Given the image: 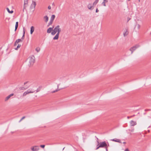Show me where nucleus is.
<instances>
[{
    "mask_svg": "<svg viewBox=\"0 0 151 151\" xmlns=\"http://www.w3.org/2000/svg\"><path fill=\"white\" fill-rule=\"evenodd\" d=\"M97 142L98 144L97 145V147L96 149V150L101 147L105 148L108 146L107 144L105 141L103 142H101L99 143V141L97 140Z\"/></svg>",
    "mask_w": 151,
    "mask_h": 151,
    "instance_id": "1",
    "label": "nucleus"
},
{
    "mask_svg": "<svg viewBox=\"0 0 151 151\" xmlns=\"http://www.w3.org/2000/svg\"><path fill=\"white\" fill-rule=\"evenodd\" d=\"M28 59L29 60V66L32 65L34 64L35 61V57L34 55H32L29 57Z\"/></svg>",
    "mask_w": 151,
    "mask_h": 151,
    "instance_id": "2",
    "label": "nucleus"
},
{
    "mask_svg": "<svg viewBox=\"0 0 151 151\" xmlns=\"http://www.w3.org/2000/svg\"><path fill=\"white\" fill-rule=\"evenodd\" d=\"M35 91V90H32V89H29L26 91H25L24 93L23 94L22 96H26L27 94L29 93H32L34 92Z\"/></svg>",
    "mask_w": 151,
    "mask_h": 151,
    "instance_id": "3",
    "label": "nucleus"
},
{
    "mask_svg": "<svg viewBox=\"0 0 151 151\" xmlns=\"http://www.w3.org/2000/svg\"><path fill=\"white\" fill-rule=\"evenodd\" d=\"M60 26L59 25H58L56 26L54 29H53V31L51 33V35H55L58 31V29L59 28H60Z\"/></svg>",
    "mask_w": 151,
    "mask_h": 151,
    "instance_id": "4",
    "label": "nucleus"
},
{
    "mask_svg": "<svg viewBox=\"0 0 151 151\" xmlns=\"http://www.w3.org/2000/svg\"><path fill=\"white\" fill-rule=\"evenodd\" d=\"M139 47L140 45H139L137 44L135 45L134 46L131 47L129 50H130L131 52V54H132L133 53L134 51L137 48H138Z\"/></svg>",
    "mask_w": 151,
    "mask_h": 151,
    "instance_id": "5",
    "label": "nucleus"
},
{
    "mask_svg": "<svg viewBox=\"0 0 151 151\" xmlns=\"http://www.w3.org/2000/svg\"><path fill=\"white\" fill-rule=\"evenodd\" d=\"M39 149V148L38 146H35L31 148V150L32 151H38Z\"/></svg>",
    "mask_w": 151,
    "mask_h": 151,
    "instance_id": "6",
    "label": "nucleus"
},
{
    "mask_svg": "<svg viewBox=\"0 0 151 151\" xmlns=\"http://www.w3.org/2000/svg\"><path fill=\"white\" fill-rule=\"evenodd\" d=\"M14 95V93H11L7 96L5 99L4 101H6L12 96H13Z\"/></svg>",
    "mask_w": 151,
    "mask_h": 151,
    "instance_id": "7",
    "label": "nucleus"
},
{
    "mask_svg": "<svg viewBox=\"0 0 151 151\" xmlns=\"http://www.w3.org/2000/svg\"><path fill=\"white\" fill-rule=\"evenodd\" d=\"M53 28H54V26H53L52 27H50V28H49L47 29V33H50L52 31H53Z\"/></svg>",
    "mask_w": 151,
    "mask_h": 151,
    "instance_id": "8",
    "label": "nucleus"
},
{
    "mask_svg": "<svg viewBox=\"0 0 151 151\" xmlns=\"http://www.w3.org/2000/svg\"><path fill=\"white\" fill-rule=\"evenodd\" d=\"M130 125L131 126H134L137 124V123L136 122L134 121L133 120L131 121L130 122Z\"/></svg>",
    "mask_w": 151,
    "mask_h": 151,
    "instance_id": "9",
    "label": "nucleus"
},
{
    "mask_svg": "<svg viewBox=\"0 0 151 151\" xmlns=\"http://www.w3.org/2000/svg\"><path fill=\"white\" fill-rule=\"evenodd\" d=\"M111 140L113 141H114L120 143H122L121 142V141L119 139H111Z\"/></svg>",
    "mask_w": 151,
    "mask_h": 151,
    "instance_id": "10",
    "label": "nucleus"
},
{
    "mask_svg": "<svg viewBox=\"0 0 151 151\" xmlns=\"http://www.w3.org/2000/svg\"><path fill=\"white\" fill-rule=\"evenodd\" d=\"M29 87V86H25V87H19V89L20 90H24L26 89Z\"/></svg>",
    "mask_w": 151,
    "mask_h": 151,
    "instance_id": "11",
    "label": "nucleus"
},
{
    "mask_svg": "<svg viewBox=\"0 0 151 151\" xmlns=\"http://www.w3.org/2000/svg\"><path fill=\"white\" fill-rule=\"evenodd\" d=\"M88 8L90 10H92L93 7V6H92V4H89L88 5Z\"/></svg>",
    "mask_w": 151,
    "mask_h": 151,
    "instance_id": "12",
    "label": "nucleus"
},
{
    "mask_svg": "<svg viewBox=\"0 0 151 151\" xmlns=\"http://www.w3.org/2000/svg\"><path fill=\"white\" fill-rule=\"evenodd\" d=\"M34 31V27L33 26H32L30 28V34H32L33 32Z\"/></svg>",
    "mask_w": 151,
    "mask_h": 151,
    "instance_id": "13",
    "label": "nucleus"
},
{
    "mask_svg": "<svg viewBox=\"0 0 151 151\" xmlns=\"http://www.w3.org/2000/svg\"><path fill=\"white\" fill-rule=\"evenodd\" d=\"M44 19H45V22H47L48 20V17L46 15L44 17Z\"/></svg>",
    "mask_w": 151,
    "mask_h": 151,
    "instance_id": "14",
    "label": "nucleus"
},
{
    "mask_svg": "<svg viewBox=\"0 0 151 151\" xmlns=\"http://www.w3.org/2000/svg\"><path fill=\"white\" fill-rule=\"evenodd\" d=\"M59 84H58L57 86V87H58V89L53 91H52L51 92L52 93H55V92H56L60 90L61 89H58V88L59 87Z\"/></svg>",
    "mask_w": 151,
    "mask_h": 151,
    "instance_id": "15",
    "label": "nucleus"
},
{
    "mask_svg": "<svg viewBox=\"0 0 151 151\" xmlns=\"http://www.w3.org/2000/svg\"><path fill=\"white\" fill-rule=\"evenodd\" d=\"M55 18V15H52L51 17L50 20L53 21Z\"/></svg>",
    "mask_w": 151,
    "mask_h": 151,
    "instance_id": "16",
    "label": "nucleus"
},
{
    "mask_svg": "<svg viewBox=\"0 0 151 151\" xmlns=\"http://www.w3.org/2000/svg\"><path fill=\"white\" fill-rule=\"evenodd\" d=\"M6 9L8 12L9 13L12 14L13 12V10H11V11H10L9 9L8 8H6Z\"/></svg>",
    "mask_w": 151,
    "mask_h": 151,
    "instance_id": "17",
    "label": "nucleus"
},
{
    "mask_svg": "<svg viewBox=\"0 0 151 151\" xmlns=\"http://www.w3.org/2000/svg\"><path fill=\"white\" fill-rule=\"evenodd\" d=\"M59 38V36L56 35L53 38V40H58Z\"/></svg>",
    "mask_w": 151,
    "mask_h": 151,
    "instance_id": "18",
    "label": "nucleus"
},
{
    "mask_svg": "<svg viewBox=\"0 0 151 151\" xmlns=\"http://www.w3.org/2000/svg\"><path fill=\"white\" fill-rule=\"evenodd\" d=\"M59 38V36L56 35L53 38V40H58Z\"/></svg>",
    "mask_w": 151,
    "mask_h": 151,
    "instance_id": "19",
    "label": "nucleus"
},
{
    "mask_svg": "<svg viewBox=\"0 0 151 151\" xmlns=\"http://www.w3.org/2000/svg\"><path fill=\"white\" fill-rule=\"evenodd\" d=\"M53 22V21L50 20V21L48 23V24L47 26L48 27L50 25H51L52 24Z\"/></svg>",
    "mask_w": 151,
    "mask_h": 151,
    "instance_id": "20",
    "label": "nucleus"
},
{
    "mask_svg": "<svg viewBox=\"0 0 151 151\" xmlns=\"http://www.w3.org/2000/svg\"><path fill=\"white\" fill-rule=\"evenodd\" d=\"M98 1H99V0H96L93 3V5H96L98 3Z\"/></svg>",
    "mask_w": 151,
    "mask_h": 151,
    "instance_id": "21",
    "label": "nucleus"
},
{
    "mask_svg": "<svg viewBox=\"0 0 151 151\" xmlns=\"http://www.w3.org/2000/svg\"><path fill=\"white\" fill-rule=\"evenodd\" d=\"M128 32L127 31V30L123 34L124 36L125 37L126 36H127L128 35Z\"/></svg>",
    "mask_w": 151,
    "mask_h": 151,
    "instance_id": "22",
    "label": "nucleus"
},
{
    "mask_svg": "<svg viewBox=\"0 0 151 151\" xmlns=\"http://www.w3.org/2000/svg\"><path fill=\"white\" fill-rule=\"evenodd\" d=\"M28 3V0H24V5H27Z\"/></svg>",
    "mask_w": 151,
    "mask_h": 151,
    "instance_id": "23",
    "label": "nucleus"
},
{
    "mask_svg": "<svg viewBox=\"0 0 151 151\" xmlns=\"http://www.w3.org/2000/svg\"><path fill=\"white\" fill-rule=\"evenodd\" d=\"M22 40L21 39H18L17 40H16V43H18V42H22Z\"/></svg>",
    "mask_w": 151,
    "mask_h": 151,
    "instance_id": "24",
    "label": "nucleus"
},
{
    "mask_svg": "<svg viewBox=\"0 0 151 151\" xmlns=\"http://www.w3.org/2000/svg\"><path fill=\"white\" fill-rule=\"evenodd\" d=\"M21 45L20 44H18V45L17 46V47L16 48H15V49L16 50H17V49L19 48V47H21Z\"/></svg>",
    "mask_w": 151,
    "mask_h": 151,
    "instance_id": "25",
    "label": "nucleus"
},
{
    "mask_svg": "<svg viewBox=\"0 0 151 151\" xmlns=\"http://www.w3.org/2000/svg\"><path fill=\"white\" fill-rule=\"evenodd\" d=\"M42 87V86H41H41H40L39 88H37V90H36V93L39 91H40V89H41V88Z\"/></svg>",
    "mask_w": 151,
    "mask_h": 151,
    "instance_id": "26",
    "label": "nucleus"
},
{
    "mask_svg": "<svg viewBox=\"0 0 151 151\" xmlns=\"http://www.w3.org/2000/svg\"><path fill=\"white\" fill-rule=\"evenodd\" d=\"M35 50L37 51V52H39L40 50V48L38 47H37L36 48Z\"/></svg>",
    "mask_w": 151,
    "mask_h": 151,
    "instance_id": "27",
    "label": "nucleus"
},
{
    "mask_svg": "<svg viewBox=\"0 0 151 151\" xmlns=\"http://www.w3.org/2000/svg\"><path fill=\"white\" fill-rule=\"evenodd\" d=\"M32 4H33V5L34 6V8H35L36 5V3L35 2L32 1Z\"/></svg>",
    "mask_w": 151,
    "mask_h": 151,
    "instance_id": "28",
    "label": "nucleus"
},
{
    "mask_svg": "<svg viewBox=\"0 0 151 151\" xmlns=\"http://www.w3.org/2000/svg\"><path fill=\"white\" fill-rule=\"evenodd\" d=\"M18 25H17V24H15V30H14L15 31H16L17 30V28H18Z\"/></svg>",
    "mask_w": 151,
    "mask_h": 151,
    "instance_id": "29",
    "label": "nucleus"
},
{
    "mask_svg": "<svg viewBox=\"0 0 151 151\" xmlns=\"http://www.w3.org/2000/svg\"><path fill=\"white\" fill-rule=\"evenodd\" d=\"M25 29L24 27H23V35H25Z\"/></svg>",
    "mask_w": 151,
    "mask_h": 151,
    "instance_id": "30",
    "label": "nucleus"
},
{
    "mask_svg": "<svg viewBox=\"0 0 151 151\" xmlns=\"http://www.w3.org/2000/svg\"><path fill=\"white\" fill-rule=\"evenodd\" d=\"M106 2L103 1L102 3V4H103L104 6H106Z\"/></svg>",
    "mask_w": 151,
    "mask_h": 151,
    "instance_id": "31",
    "label": "nucleus"
},
{
    "mask_svg": "<svg viewBox=\"0 0 151 151\" xmlns=\"http://www.w3.org/2000/svg\"><path fill=\"white\" fill-rule=\"evenodd\" d=\"M61 29L60 28H59L58 29V31L57 32H58V33H60V32H61Z\"/></svg>",
    "mask_w": 151,
    "mask_h": 151,
    "instance_id": "32",
    "label": "nucleus"
},
{
    "mask_svg": "<svg viewBox=\"0 0 151 151\" xmlns=\"http://www.w3.org/2000/svg\"><path fill=\"white\" fill-rule=\"evenodd\" d=\"M25 118V116H24L21 119L19 120V122H21L23 119H24Z\"/></svg>",
    "mask_w": 151,
    "mask_h": 151,
    "instance_id": "33",
    "label": "nucleus"
},
{
    "mask_svg": "<svg viewBox=\"0 0 151 151\" xmlns=\"http://www.w3.org/2000/svg\"><path fill=\"white\" fill-rule=\"evenodd\" d=\"M45 145H41L40 146V147L44 148L45 147Z\"/></svg>",
    "mask_w": 151,
    "mask_h": 151,
    "instance_id": "34",
    "label": "nucleus"
},
{
    "mask_svg": "<svg viewBox=\"0 0 151 151\" xmlns=\"http://www.w3.org/2000/svg\"><path fill=\"white\" fill-rule=\"evenodd\" d=\"M137 27L138 29H139L140 28V25L139 24H138L137 25Z\"/></svg>",
    "mask_w": 151,
    "mask_h": 151,
    "instance_id": "35",
    "label": "nucleus"
},
{
    "mask_svg": "<svg viewBox=\"0 0 151 151\" xmlns=\"http://www.w3.org/2000/svg\"><path fill=\"white\" fill-rule=\"evenodd\" d=\"M24 36L25 35H23L21 38V39L22 40H24Z\"/></svg>",
    "mask_w": 151,
    "mask_h": 151,
    "instance_id": "36",
    "label": "nucleus"
},
{
    "mask_svg": "<svg viewBox=\"0 0 151 151\" xmlns=\"http://www.w3.org/2000/svg\"><path fill=\"white\" fill-rule=\"evenodd\" d=\"M26 7V6H25V5H24L23 9V12H24V9H25Z\"/></svg>",
    "mask_w": 151,
    "mask_h": 151,
    "instance_id": "37",
    "label": "nucleus"
},
{
    "mask_svg": "<svg viewBox=\"0 0 151 151\" xmlns=\"http://www.w3.org/2000/svg\"><path fill=\"white\" fill-rule=\"evenodd\" d=\"M151 109H145V111H151Z\"/></svg>",
    "mask_w": 151,
    "mask_h": 151,
    "instance_id": "38",
    "label": "nucleus"
},
{
    "mask_svg": "<svg viewBox=\"0 0 151 151\" xmlns=\"http://www.w3.org/2000/svg\"><path fill=\"white\" fill-rule=\"evenodd\" d=\"M104 148H105L106 151H108V146H107V147H106Z\"/></svg>",
    "mask_w": 151,
    "mask_h": 151,
    "instance_id": "39",
    "label": "nucleus"
},
{
    "mask_svg": "<svg viewBox=\"0 0 151 151\" xmlns=\"http://www.w3.org/2000/svg\"><path fill=\"white\" fill-rule=\"evenodd\" d=\"M99 11V10L98 9V8H97L96 9V12L97 13Z\"/></svg>",
    "mask_w": 151,
    "mask_h": 151,
    "instance_id": "40",
    "label": "nucleus"
},
{
    "mask_svg": "<svg viewBox=\"0 0 151 151\" xmlns=\"http://www.w3.org/2000/svg\"><path fill=\"white\" fill-rule=\"evenodd\" d=\"M48 8L49 9H51V6H48Z\"/></svg>",
    "mask_w": 151,
    "mask_h": 151,
    "instance_id": "41",
    "label": "nucleus"
},
{
    "mask_svg": "<svg viewBox=\"0 0 151 151\" xmlns=\"http://www.w3.org/2000/svg\"><path fill=\"white\" fill-rule=\"evenodd\" d=\"M134 129H133L131 130H130V129L129 130V131H131V132H133L134 131Z\"/></svg>",
    "mask_w": 151,
    "mask_h": 151,
    "instance_id": "42",
    "label": "nucleus"
},
{
    "mask_svg": "<svg viewBox=\"0 0 151 151\" xmlns=\"http://www.w3.org/2000/svg\"><path fill=\"white\" fill-rule=\"evenodd\" d=\"M17 43H16V41H15V43H14V46H16L17 45Z\"/></svg>",
    "mask_w": 151,
    "mask_h": 151,
    "instance_id": "43",
    "label": "nucleus"
},
{
    "mask_svg": "<svg viewBox=\"0 0 151 151\" xmlns=\"http://www.w3.org/2000/svg\"><path fill=\"white\" fill-rule=\"evenodd\" d=\"M28 81H26V82H25L24 83V85H26V84H27L28 83Z\"/></svg>",
    "mask_w": 151,
    "mask_h": 151,
    "instance_id": "44",
    "label": "nucleus"
},
{
    "mask_svg": "<svg viewBox=\"0 0 151 151\" xmlns=\"http://www.w3.org/2000/svg\"><path fill=\"white\" fill-rule=\"evenodd\" d=\"M125 151H129L128 148H127L125 150Z\"/></svg>",
    "mask_w": 151,
    "mask_h": 151,
    "instance_id": "45",
    "label": "nucleus"
},
{
    "mask_svg": "<svg viewBox=\"0 0 151 151\" xmlns=\"http://www.w3.org/2000/svg\"><path fill=\"white\" fill-rule=\"evenodd\" d=\"M130 19H131L130 18H127V22H128Z\"/></svg>",
    "mask_w": 151,
    "mask_h": 151,
    "instance_id": "46",
    "label": "nucleus"
},
{
    "mask_svg": "<svg viewBox=\"0 0 151 151\" xmlns=\"http://www.w3.org/2000/svg\"><path fill=\"white\" fill-rule=\"evenodd\" d=\"M18 22H16V24H17V25H18Z\"/></svg>",
    "mask_w": 151,
    "mask_h": 151,
    "instance_id": "47",
    "label": "nucleus"
},
{
    "mask_svg": "<svg viewBox=\"0 0 151 151\" xmlns=\"http://www.w3.org/2000/svg\"><path fill=\"white\" fill-rule=\"evenodd\" d=\"M59 34H60V33H58V32H57V33L56 34V35H58V36H59Z\"/></svg>",
    "mask_w": 151,
    "mask_h": 151,
    "instance_id": "48",
    "label": "nucleus"
},
{
    "mask_svg": "<svg viewBox=\"0 0 151 151\" xmlns=\"http://www.w3.org/2000/svg\"><path fill=\"white\" fill-rule=\"evenodd\" d=\"M103 1L107 2H108L107 0H103Z\"/></svg>",
    "mask_w": 151,
    "mask_h": 151,
    "instance_id": "49",
    "label": "nucleus"
},
{
    "mask_svg": "<svg viewBox=\"0 0 151 151\" xmlns=\"http://www.w3.org/2000/svg\"><path fill=\"white\" fill-rule=\"evenodd\" d=\"M131 117H130V116H128L127 117V118H128V119H129V118H131Z\"/></svg>",
    "mask_w": 151,
    "mask_h": 151,
    "instance_id": "50",
    "label": "nucleus"
},
{
    "mask_svg": "<svg viewBox=\"0 0 151 151\" xmlns=\"http://www.w3.org/2000/svg\"><path fill=\"white\" fill-rule=\"evenodd\" d=\"M135 116V115H132V116H130V117H133V116Z\"/></svg>",
    "mask_w": 151,
    "mask_h": 151,
    "instance_id": "51",
    "label": "nucleus"
},
{
    "mask_svg": "<svg viewBox=\"0 0 151 151\" xmlns=\"http://www.w3.org/2000/svg\"><path fill=\"white\" fill-rule=\"evenodd\" d=\"M52 5L54 6H55V4H54V3H52Z\"/></svg>",
    "mask_w": 151,
    "mask_h": 151,
    "instance_id": "52",
    "label": "nucleus"
},
{
    "mask_svg": "<svg viewBox=\"0 0 151 151\" xmlns=\"http://www.w3.org/2000/svg\"><path fill=\"white\" fill-rule=\"evenodd\" d=\"M107 143H108L107 145H108V147H109V145L108 142H107Z\"/></svg>",
    "mask_w": 151,
    "mask_h": 151,
    "instance_id": "53",
    "label": "nucleus"
},
{
    "mask_svg": "<svg viewBox=\"0 0 151 151\" xmlns=\"http://www.w3.org/2000/svg\"><path fill=\"white\" fill-rule=\"evenodd\" d=\"M123 143L124 144H125L126 143V142H123Z\"/></svg>",
    "mask_w": 151,
    "mask_h": 151,
    "instance_id": "54",
    "label": "nucleus"
},
{
    "mask_svg": "<svg viewBox=\"0 0 151 151\" xmlns=\"http://www.w3.org/2000/svg\"><path fill=\"white\" fill-rule=\"evenodd\" d=\"M148 132H150V130H148Z\"/></svg>",
    "mask_w": 151,
    "mask_h": 151,
    "instance_id": "55",
    "label": "nucleus"
},
{
    "mask_svg": "<svg viewBox=\"0 0 151 151\" xmlns=\"http://www.w3.org/2000/svg\"><path fill=\"white\" fill-rule=\"evenodd\" d=\"M97 140L98 139L97 138Z\"/></svg>",
    "mask_w": 151,
    "mask_h": 151,
    "instance_id": "56",
    "label": "nucleus"
},
{
    "mask_svg": "<svg viewBox=\"0 0 151 151\" xmlns=\"http://www.w3.org/2000/svg\"><path fill=\"white\" fill-rule=\"evenodd\" d=\"M64 149V148H63V149Z\"/></svg>",
    "mask_w": 151,
    "mask_h": 151,
    "instance_id": "57",
    "label": "nucleus"
},
{
    "mask_svg": "<svg viewBox=\"0 0 151 151\" xmlns=\"http://www.w3.org/2000/svg\"><path fill=\"white\" fill-rule=\"evenodd\" d=\"M130 0H128V1H130Z\"/></svg>",
    "mask_w": 151,
    "mask_h": 151,
    "instance_id": "58",
    "label": "nucleus"
}]
</instances>
